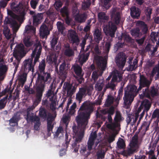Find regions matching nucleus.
<instances>
[{"instance_id": "774afa93", "label": "nucleus", "mask_w": 159, "mask_h": 159, "mask_svg": "<svg viewBox=\"0 0 159 159\" xmlns=\"http://www.w3.org/2000/svg\"><path fill=\"white\" fill-rule=\"evenodd\" d=\"M134 116L130 114L128 115V116L126 119V121L127 125H129L132 119H134Z\"/></svg>"}, {"instance_id": "412c9836", "label": "nucleus", "mask_w": 159, "mask_h": 159, "mask_svg": "<svg viewBox=\"0 0 159 159\" xmlns=\"http://www.w3.org/2000/svg\"><path fill=\"white\" fill-rule=\"evenodd\" d=\"M130 10L131 16L134 19H138L140 16V10L135 6L132 7L130 9Z\"/></svg>"}, {"instance_id": "c03bdc74", "label": "nucleus", "mask_w": 159, "mask_h": 159, "mask_svg": "<svg viewBox=\"0 0 159 159\" xmlns=\"http://www.w3.org/2000/svg\"><path fill=\"white\" fill-rule=\"evenodd\" d=\"M8 96L7 95L0 100V109H2L6 105L7 102Z\"/></svg>"}, {"instance_id": "f8f14e48", "label": "nucleus", "mask_w": 159, "mask_h": 159, "mask_svg": "<svg viewBox=\"0 0 159 159\" xmlns=\"http://www.w3.org/2000/svg\"><path fill=\"white\" fill-rule=\"evenodd\" d=\"M35 106H30L26 110V116L25 118L27 123L35 122L39 117L36 115H34L32 111L35 108Z\"/></svg>"}, {"instance_id": "7c9ffc66", "label": "nucleus", "mask_w": 159, "mask_h": 159, "mask_svg": "<svg viewBox=\"0 0 159 159\" xmlns=\"http://www.w3.org/2000/svg\"><path fill=\"white\" fill-rule=\"evenodd\" d=\"M23 43L27 47L32 46L33 44V42L31 39V36L29 35H25V37L23 39Z\"/></svg>"}, {"instance_id": "e2e57ef3", "label": "nucleus", "mask_w": 159, "mask_h": 159, "mask_svg": "<svg viewBox=\"0 0 159 159\" xmlns=\"http://www.w3.org/2000/svg\"><path fill=\"white\" fill-rule=\"evenodd\" d=\"M61 13L63 15L67 16H69L68 12V8L65 6H64L60 10Z\"/></svg>"}, {"instance_id": "ddd939ff", "label": "nucleus", "mask_w": 159, "mask_h": 159, "mask_svg": "<svg viewBox=\"0 0 159 159\" xmlns=\"http://www.w3.org/2000/svg\"><path fill=\"white\" fill-rule=\"evenodd\" d=\"M37 74L38 77L36 81L40 83L45 84L46 82L52 79L50 73L44 71L41 73L37 72Z\"/></svg>"}, {"instance_id": "f704fd0d", "label": "nucleus", "mask_w": 159, "mask_h": 159, "mask_svg": "<svg viewBox=\"0 0 159 159\" xmlns=\"http://www.w3.org/2000/svg\"><path fill=\"white\" fill-rule=\"evenodd\" d=\"M19 120V117L17 114H14L9 120L10 125L12 126H15L16 125L18 124Z\"/></svg>"}, {"instance_id": "0e129e2a", "label": "nucleus", "mask_w": 159, "mask_h": 159, "mask_svg": "<svg viewBox=\"0 0 159 159\" xmlns=\"http://www.w3.org/2000/svg\"><path fill=\"white\" fill-rule=\"evenodd\" d=\"M39 0H31L30 2L31 6L32 8L35 9Z\"/></svg>"}, {"instance_id": "09e8293b", "label": "nucleus", "mask_w": 159, "mask_h": 159, "mask_svg": "<svg viewBox=\"0 0 159 159\" xmlns=\"http://www.w3.org/2000/svg\"><path fill=\"white\" fill-rule=\"evenodd\" d=\"M57 25L59 32L62 34L65 29V27L63 24L61 22L58 21L57 23Z\"/></svg>"}, {"instance_id": "c85d7f7f", "label": "nucleus", "mask_w": 159, "mask_h": 159, "mask_svg": "<svg viewBox=\"0 0 159 159\" xmlns=\"http://www.w3.org/2000/svg\"><path fill=\"white\" fill-rule=\"evenodd\" d=\"M43 14L42 13H38L32 16L33 19V23L34 24L38 25L40 23L41 20L43 18Z\"/></svg>"}, {"instance_id": "c756f323", "label": "nucleus", "mask_w": 159, "mask_h": 159, "mask_svg": "<svg viewBox=\"0 0 159 159\" xmlns=\"http://www.w3.org/2000/svg\"><path fill=\"white\" fill-rule=\"evenodd\" d=\"M87 18L86 14L85 13L77 14L75 16V20L80 23L84 22Z\"/></svg>"}, {"instance_id": "f257e3e1", "label": "nucleus", "mask_w": 159, "mask_h": 159, "mask_svg": "<svg viewBox=\"0 0 159 159\" xmlns=\"http://www.w3.org/2000/svg\"><path fill=\"white\" fill-rule=\"evenodd\" d=\"M93 110V103L86 101L82 103L78 111V115L75 118L78 126H74L72 127L73 131L75 134V137L71 146L74 148L73 152H75L78 151L80 146L79 143L84 137L86 126Z\"/></svg>"}, {"instance_id": "de8ad7c7", "label": "nucleus", "mask_w": 159, "mask_h": 159, "mask_svg": "<svg viewBox=\"0 0 159 159\" xmlns=\"http://www.w3.org/2000/svg\"><path fill=\"white\" fill-rule=\"evenodd\" d=\"M122 38L123 39L124 41L126 42H131L132 40L131 37L129 34H126L122 33Z\"/></svg>"}, {"instance_id": "69168bd1", "label": "nucleus", "mask_w": 159, "mask_h": 159, "mask_svg": "<svg viewBox=\"0 0 159 159\" xmlns=\"http://www.w3.org/2000/svg\"><path fill=\"white\" fill-rule=\"evenodd\" d=\"M156 42V45L155 47H153V50L152 51V53L151 55H154L155 52L157 51L158 47L159 46V39Z\"/></svg>"}, {"instance_id": "37998d69", "label": "nucleus", "mask_w": 159, "mask_h": 159, "mask_svg": "<svg viewBox=\"0 0 159 159\" xmlns=\"http://www.w3.org/2000/svg\"><path fill=\"white\" fill-rule=\"evenodd\" d=\"M45 66L46 64L45 61L44 60H43L41 62H40L38 67L39 72L37 71L36 72V73L37 74V72L41 73L44 72Z\"/></svg>"}, {"instance_id": "6e6d98bb", "label": "nucleus", "mask_w": 159, "mask_h": 159, "mask_svg": "<svg viewBox=\"0 0 159 159\" xmlns=\"http://www.w3.org/2000/svg\"><path fill=\"white\" fill-rule=\"evenodd\" d=\"M157 73V75H159V63L153 69L151 72L152 76H154Z\"/></svg>"}, {"instance_id": "f03ea898", "label": "nucleus", "mask_w": 159, "mask_h": 159, "mask_svg": "<svg viewBox=\"0 0 159 159\" xmlns=\"http://www.w3.org/2000/svg\"><path fill=\"white\" fill-rule=\"evenodd\" d=\"M151 82V80H148L143 75H140L139 84L142 87H146L145 89H143L142 93L139 94L140 99H143L144 98H147L152 101L159 96L158 89L155 86L153 85L149 88Z\"/></svg>"}, {"instance_id": "2f4dec72", "label": "nucleus", "mask_w": 159, "mask_h": 159, "mask_svg": "<svg viewBox=\"0 0 159 159\" xmlns=\"http://www.w3.org/2000/svg\"><path fill=\"white\" fill-rule=\"evenodd\" d=\"M11 27L12 28L13 34L16 35V33L20 27V24H19L18 22L13 20L11 24Z\"/></svg>"}, {"instance_id": "473e14b6", "label": "nucleus", "mask_w": 159, "mask_h": 159, "mask_svg": "<svg viewBox=\"0 0 159 159\" xmlns=\"http://www.w3.org/2000/svg\"><path fill=\"white\" fill-rule=\"evenodd\" d=\"M73 67L77 76L84 75V73L82 70V67L78 65H76L73 66Z\"/></svg>"}, {"instance_id": "7ed1b4c3", "label": "nucleus", "mask_w": 159, "mask_h": 159, "mask_svg": "<svg viewBox=\"0 0 159 159\" xmlns=\"http://www.w3.org/2000/svg\"><path fill=\"white\" fill-rule=\"evenodd\" d=\"M112 18L111 21H109L107 24L103 26V29L106 35L113 38L117 29L116 25L120 23V13L119 12H116L112 15Z\"/></svg>"}, {"instance_id": "20e7f679", "label": "nucleus", "mask_w": 159, "mask_h": 159, "mask_svg": "<svg viewBox=\"0 0 159 159\" xmlns=\"http://www.w3.org/2000/svg\"><path fill=\"white\" fill-rule=\"evenodd\" d=\"M36 41V43L34 45V48L32 52L30 58L24 61L25 67H31V65L34 66L36 63L39 61L42 48L40 41H38L37 39Z\"/></svg>"}, {"instance_id": "338daca9", "label": "nucleus", "mask_w": 159, "mask_h": 159, "mask_svg": "<svg viewBox=\"0 0 159 159\" xmlns=\"http://www.w3.org/2000/svg\"><path fill=\"white\" fill-rule=\"evenodd\" d=\"M97 154L98 159H103L104 157L105 152L104 151L101 150L100 152H98Z\"/></svg>"}, {"instance_id": "f3484780", "label": "nucleus", "mask_w": 159, "mask_h": 159, "mask_svg": "<svg viewBox=\"0 0 159 159\" xmlns=\"http://www.w3.org/2000/svg\"><path fill=\"white\" fill-rule=\"evenodd\" d=\"M56 115L53 116L50 113H48V118L47 119V129L48 133L52 132V130L54 127L53 124H52V122L54 120L56 117Z\"/></svg>"}, {"instance_id": "864d4df0", "label": "nucleus", "mask_w": 159, "mask_h": 159, "mask_svg": "<svg viewBox=\"0 0 159 159\" xmlns=\"http://www.w3.org/2000/svg\"><path fill=\"white\" fill-rule=\"evenodd\" d=\"M117 146L119 149H124L125 146L124 140L123 139H121V140L117 142Z\"/></svg>"}, {"instance_id": "bf43d9fd", "label": "nucleus", "mask_w": 159, "mask_h": 159, "mask_svg": "<svg viewBox=\"0 0 159 159\" xmlns=\"http://www.w3.org/2000/svg\"><path fill=\"white\" fill-rule=\"evenodd\" d=\"M111 46V43L109 42H107L105 43L104 50L106 53L108 54L109 52Z\"/></svg>"}, {"instance_id": "680f3d73", "label": "nucleus", "mask_w": 159, "mask_h": 159, "mask_svg": "<svg viewBox=\"0 0 159 159\" xmlns=\"http://www.w3.org/2000/svg\"><path fill=\"white\" fill-rule=\"evenodd\" d=\"M35 122V123L34 125V128L35 130H38L39 129V127L41 125L40 120L39 118L36 120Z\"/></svg>"}, {"instance_id": "393cba45", "label": "nucleus", "mask_w": 159, "mask_h": 159, "mask_svg": "<svg viewBox=\"0 0 159 159\" xmlns=\"http://www.w3.org/2000/svg\"><path fill=\"white\" fill-rule=\"evenodd\" d=\"M140 105L147 113L151 107L152 102L148 99H145L142 101Z\"/></svg>"}, {"instance_id": "4c0bfd02", "label": "nucleus", "mask_w": 159, "mask_h": 159, "mask_svg": "<svg viewBox=\"0 0 159 159\" xmlns=\"http://www.w3.org/2000/svg\"><path fill=\"white\" fill-rule=\"evenodd\" d=\"M131 35L135 38L140 37L142 34L140 32V30L137 28L133 29L130 31Z\"/></svg>"}, {"instance_id": "c9c22d12", "label": "nucleus", "mask_w": 159, "mask_h": 159, "mask_svg": "<svg viewBox=\"0 0 159 159\" xmlns=\"http://www.w3.org/2000/svg\"><path fill=\"white\" fill-rule=\"evenodd\" d=\"M104 85L103 79H99L96 84L95 88L96 90L99 91H101Z\"/></svg>"}, {"instance_id": "0eeeda50", "label": "nucleus", "mask_w": 159, "mask_h": 159, "mask_svg": "<svg viewBox=\"0 0 159 159\" xmlns=\"http://www.w3.org/2000/svg\"><path fill=\"white\" fill-rule=\"evenodd\" d=\"M107 61L105 60L102 59L99 60L98 63V65L100 70L99 73L98 74V71H93L91 75L92 81H94L95 83L96 82L99 76H101L103 73V71L105 70L107 66Z\"/></svg>"}, {"instance_id": "e433bc0d", "label": "nucleus", "mask_w": 159, "mask_h": 159, "mask_svg": "<svg viewBox=\"0 0 159 159\" xmlns=\"http://www.w3.org/2000/svg\"><path fill=\"white\" fill-rule=\"evenodd\" d=\"M98 16L99 21L100 22L107 21L109 18L108 16H107L106 13L103 12H99Z\"/></svg>"}, {"instance_id": "dca6fc26", "label": "nucleus", "mask_w": 159, "mask_h": 159, "mask_svg": "<svg viewBox=\"0 0 159 159\" xmlns=\"http://www.w3.org/2000/svg\"><path fill=\"white\" fill-rule=\"evenodd\" d=\"M63 88L66 92V96L70 98L75 92L76 89L75 86H73L72 84L67 82L64 83Z\"/></svg>"}, {"instance_id": "4be33fe9", "label": "nucleus", "mask_w": 159, "mask_h": 159, "mask_svg": "<svg viewBox=\"0 0 159 159\" xmlns=\"http://www.w3.org/2000/svg\"><path fill=\"white\" fill-rule=\"evenodd\" d=\"M58 38L54 36L50 42L51 48L55 51H59L61 49V47L59 45H57L55 47L56 45L58 42Z\"/></svg>"}, {"instance_id": "79ce46f5", "label": "nucleus", "mask_w": 159, "mask_h": 159, "mask_svg": "<svg viewBox=\"0 0 159 159\" xmlns=\"http://www.w3.org/2000/svg\"><path fill=\"white\" fill-rule=\"evenodd\" d=\"M35 29L32 26L29 25H26L24 31L25 35H29V33L32 31H34Z\"/></svg>"}, {"instance_id": "9d476101", "label": "nucleus", "mask_w": 159, "mask_h": 159, "mask_svg": "<svg viewBox=\"0 0 159 159\" xmlns=\"http://www.w3.org/2000/svg\"><path fill=\"white\" fill-rule=\"evenodd\" d=\"M123 92L122 88H120L118 90V94L116 98H115L113 96L111 95H108L105 103V106L107 107H109L111 106L114 102V106H117L119 104V100L122 98Z\"/></svg>"}, {"instance_id": "3c124183", "label": "nucleus", "mask_w": 159, "mask_h": 159, "mask_svg": "<svg viewBox=\"0 0 159 159\" xmlns=\"http://www.w3.org/2000/svg\"><path fill=\"white\" fill-rule=\"evenodd\" d=\"M39 115L43 119H46L48 118L47 112L46 110L45 109H43L39 111Z\"/></svg>"}, {"instance_id": "423d86ee", "label": "nucleus", "mask_w": 159, "mask_h": 159, "mask_svg": "<svg viewBox=\"0 0 159 159\" xmlns=\"http://www.w3.org/2000/svg\"><path fill=\"white\" fill-rule=\"evenodd\" d=\"M122 74L120 73L118 71L114 72L111 80L106 85L102 92H105L107 89H109L111 91L115 90L116 89V85L115 84V83L120 82L122 80Z\"/></svg>"}, {"instance_id": "49530a36", "label": "nucleus", "mask_w": 159, "mask_h": 159, "mask_svg": "<svg viewBox=\"0 0 159 159\" xmlns=\"http://www.w3.org/2000/svg\"><path fill=\"white\" fill-rule=\"evenodd\" d=\"M52 87L53 84H52L50 85V89L48 90L47 93H46V96L48 98H49L51 96H52V97L50 99V101H51V99L53 98V92L52 91Z\"/></svg>"}, {"instance_id": "9b49d317", "label": "nucleus", "mask_w": 159, "mask_h": 159, "mask_svg": "<svg viewBox=\"0 0 159 159\" xmlns=\"http://www.w3.org/2000/svg\"><path fill=\"white\" fill-rule=\"evenodd\" d=\"M23 64L24 67V72L22 75H20L18 78L19 84L20 85H22V86L24 84L26 80L27 73L30 71H31L33 74L34 70V65H31V67H25V66L24 64V61L23 62Z\"/></svg>"}, {"instance_id": "5701e85b", "label": "nucleus", "mask_w": 159, "mask_h": 159, "mask_svg": "<svg viewBox=\"0 0 159 159\" xmlns=\"http://www.w3.org/2000/svg\"><path fill=\"white\" fill-rule=\"evenodd\" d=\"M90 53H83L80 54L78 57V61L81 65L85 63L88 59Z\"/></svg>"}, {"instance_id": "4d7b16f0", "label": "nucleus", "mask_w": 159, "mask_h": 159, "mask_svg": "<svg viewBox=\"0 0 159 159\" xmlns=\"http://www.w3.org/2000/svg\"><path fill=\"white\" fill-rule=\"evenodd\" d=\"M62 5V3L60 0L56 1L54 4V7L57 10L60 8Z\"/></svg>"}, {"instance_id": "a211bd4d", "label": "nucleus", "mask_w": 159, "mask_h": 159, "mask_svg": "<svg viewBox=\"0 0 159 159\" xmlns=\"http://www.w3.org/2000/svg\"><path fill=\"white\" fill-rule=\"evenodd\" d=\"M86 89L84 88H80L78 92L76 95V100L79 102V103L81 102L83 98L87 94L88 95H90V94L88 93H86Z\"/></svg>"}, {"instance_id": "2eb2a0df", "label": "nucleus", "mask_w": 159, "mask_h": 159, "mask_svg": "<svg viewBox=\"0 0 159 159\" xmlns=\"http://www.w3.org/2000/svg\"><path fill=\"white\" fill-rule=\"evenodd\" d=\"M126 57L125 54L123 52L119 53L116 58V62L120 68H122L125 66Z\"/></svg>"}, {"instance_id": "a19ab883", "label": "nucleus", "mask_w": 159, "mask_h": 159, "mask_svg": "<svg viewBox=\"0 0 159 159\" xmlns=\"http://www.w3.org/2000/svg\"><path fill=\"white\" fill-rule=\"evenodd\" d=\"M3 34L8 39L11 38V34L10 33V30L8 27L5 26L4 27L3 30Z\"/></svg>"}, {"instance_id": "a18cd8bd", "label": "nucleus", "mask_w": 159, "mask_h": 159, "mask_svg": "<svg viewBox=\"0 0 159 159\" xmlns=\"http://www.w3.org/2000/svg\"><path fill=\"white\" fill-rule=\"evenodd\" d=\"M76 107V104L75 102H74L70 107V108L69 109L68 112L69 114L70 115H73L75 112V109Z\"/></svg>"}, {"instance_id": "bb28decb", "label": "nucleus", "mask_w": 159, "mask_h": 159, "mask_svg": "<svg viewBox=\"0 0 159 159\" xmlns=\"http://www.w3.org/2000/svg\"><path fill=\"white\" fill-rule=\"evenodd\" d=\"M132 60L130 59L128 61L129 66L128 67V70L133 71L135 70L137 67L138 61L136 59H135L132 62Z\"/></svg>"}, {"instance_id": "603ef678", "label": "nucleus", "mask_w": 159, "mask_h": 159, "mask_svg": "<svg viewBox=\"0 0 159 159\" xmlns=\"http://www.w3.org/2000/svg\"><path fill=\"white\" fill-rule=\"evenodd\" d=\"M125 45V44L124 42H121L118 41L115 45L114 49L116 51H117L119 49L123 48Z\"/></svg>"}, {"instance_id": "5fc2aeb1", "label": "nucleus", "mask_w": 159, "mask_h": 159, "mask_svg": "<svg viewBox=\"0 0 159 159\" xmlns=\"http://www.w3.org/2000/svg\"><path fill=\"white\" fill-rule=\"evenodd\" d=\"M152 11V9L150 7H148L146 9L145 13L148 20L150 19Z\"/></svg>"}, {"instance_id": "4468645a", "label": "nucleus", "mask_w": 159, "mask_h": 159, "mask_svg": "<svg viewBox=\"0 0 159 159\" xmlns=\"http://www.w3.org/2000/svg\"><path fill=\"white\" fill-rule=\"evenodd\" d=\"M11 7L12 10L17 14L21 15L23 16L26 14V10L22 4L19 3L16 5L15 2L11 4Z\"/></svg>"}, {"instance_id": "8fccbe9b", "label": "nucleus", "mask_w": 159, "mask_h": 159, "mask_svg": "<svg viewBox=\"0 0 159 159\" xmlns=\"http://www.w3.org/2000/svg\"><path fill=\"white\" fill-rule=\"evenodd\" d=\"M157 118L156 122H158L159 121V109H157L153 111L152 115V118Z\"/></svg>"}, {"instance_id": "1a4fd4ad", "label": "nucleus", "mask_w": 159, "mask_h": 159, "mask_svg": "<svg viewBox=\"0 0 159 159\" xmlns=\"http://www.w3.org/2000/svg\"><path fill=\"white\" fill-rule=\"evenodd\" d=\"M27 52V51L25 49L24 45L22 43H20L16 46L13 53V56L16 60L19 61L25 56Z\"/></svg>"}, {"instance_id": "b1692460", "label": "nucleus", "mask_w": 159, "mask_h": 159, "mask_svg": "<svg viewBox=\"0 0 159 159\" xmlns=\"http://www.w3.org/2000/svg\"><path fill=\"white\" fill-rule=\"evenodd\" d=\"M69 37L73 44L75 43L78 44L80 42V40L76 32L74 31H72L69 33Z\"/></svg>"}, {"instance_id": "cd10ccee", "label": "nucleus", "mask_w": 159, "mask_h": 159, "mask_svg": "<svg viewBox=\"0 0 159 159\" xmlns=\"http://www.w3.org/2000/svg\"><path fill=\"white\" fill-rule=\"evenodd\" d=\"M137 24L141 28L142 33L146 34L147 33L148 29L147 25L145 23L142 21H139Z\"/></svg>"}, {"instance_id": "39448f33", "label": "nucleus", "mask_w": 159, "mask_h": 159, "mask_svg": "<svg viewBox=\"0 0 159 159\" xmlns=\"http://www.w3.org/2000/svg\"><path fill=\"white\" fill-rule=\"evenodd\" d=\"M143 87H144L139 84V86L137 89L136 86L133 85L128 88L127 90H125L124 95L123 98L124 104L125 105L130 104L139 91Z\"/></svg>"}, {"instance_id": "58836bf2", "label": "nucleus", "mask_w": 159, "mask_h": 159, "mask_svg": "<svg viewBox=\"0 0 159 159\" xmlns=\"http://www.w3.org/2000/svg\"><path fill=\"white\" fill-rule=\"evenodd\" d=\"M150 36L151 41L154 43L159 39V33L152 32L151 33Z\"/></svg>"}, {"instance_id": "a878e982", "label": "nucleus", "mask_w": 159, "mask_h": 159, "mask_svg": "<svg viewBox=\"0 0 159 159\" xmlns=\"http://www.w3.org/2000/svg\"><path fill=\"white\" fill-rule=\"evenodd\" d=\"M123 119L124 118L122 116L120 112L118 111H116L114 118V122L113 123V125L118 126L120 122L122 121Z\"/></svg>"}, {"instance_id": "13d9d810", "label": "nucleus", "mask_w": 159, "mask_h": 159, "mask_svg": "<svg viewBox=\"0 0 159 159\" xmlns=\"http://www.w3.org/2000/svg\"><path fill=\"white\" fill-rule=\"evenodd\" d=\"M91 4L90 0H87L83 2L82 5V8L84 9H88Z\"/></svg>"}, {"instance_id": "6ab92c4d", "label": "nucleus", "mask_w": 159, "mask_h": 159, "mask_svg": "<svg viewBox=\"0 0 159 159\" xmlns=\"http://www.w3.org/2000/svg\"><path fill=\"white\" fill-rule=\"evenodd\" d=\"M39 33L41 39H46L48 36L50 34L48 27L46 25H42L40 28Z\"/></svg>"}, {"instance_id": "aec40b11", "label": "nucleus", "mask_w": 159, "mask_h": 159, "mask_svg": "<svg viewBox=\"0 0 159 159\" xmlns=\"http://www.w3.org/2000/svg\"><path fill=\"white\" fill-rule=\"evenodd\" d=\"M67 69V67L66 66V62H63L60 66L59 71L58 72L59 75L62 77L66 78V77Z\"/></svg>"}, {"instance_id": "6e6552de", "label": "nucleus", "mask_w": 159, "mask_h": 159, "mask_svg": "<svg viewBox=\"0 0 159 159\" xmlns=\"http://www.w3.org/2000/svg\"><path fill=\"white\" fill-rule=\"evenodd\" d=\"M36 86L34 88L35 90V98L34 104L37 106L41 101L43 94L44 91L45 84L37 82L36 81Z\"/></svg>"}, {"instance_id": "ea45409f", "label": "nucleus", "mask_w": 159, "mask_h": 159, "mask_svg": "<svg viewBox=\"0 0 159 159\" xmlns=\"http://www.w3.org/2000/svg\"><path fill=\"white\" fill-rule=\"evenodd\" d=\"M66 47L67 48L65 50V55L68 57H70L74 56V52L73 49L70 48V47L69 45Z\"/></svg>"}, {"instance_id": "052dcab7", "label": "nucleus", "mask_w": 159, "mask_h": 159, "mask_svg": "<svg viewBox=\"0 0 159 159\" xmlns=\"http://www.w3.org/2000/svg\"><path fill=\"white\" fill-rule=\"evenodd\" d=\"M48 61L51 63L55 62L57 61V58L55 55L53 54L50 55L49 57L48 58Z\"/></svg>"}, {"instance_id": "72a5a7b5", "label": "nucleus", "mask_w": 159, "mask_h": 159, "mask_svg": "<svg viewBox=\"0 0 159 159\" xmlns=\"http://www.w3.org/2000/svg\"><path fill=\"white\" fill-rule=\"evenodd\" d=\"M101 30L98 28L96 29L93 33V36L97 41L101 40L102 39V33Z\"/></svg>"}]
</instances>
